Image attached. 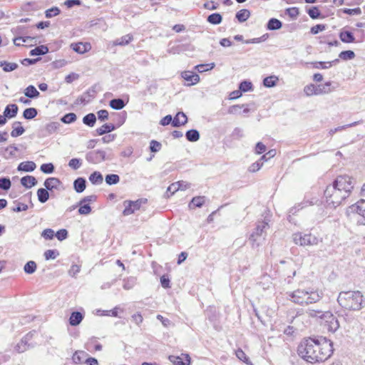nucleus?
I'll list each match as a JSON object with an SVG mask.
<instances>
[{"instance_id":"1","label":"nucleus","mask_w":365,"mask_h":365,"mask_svg":"<svg viewBox=\"0 0 365 365\" xmlns=\"http://www.w3.org/2000/svg\"><path fill=\"white\" fill-rule=\"evenodd\" d=\"M298 354L310 363L322 362L333 353L332 343L325 337L309 338L302 341L297 349Z\"/></svg>"},{"instance_id":"2","label":"nucleus","mask_w":365,"mask_h":365,"mask_svg":"<svg viewBox=\"0 0 365 365\" xmlns=\"http://www.w3.org/2000/svg\"><path fill=\"white\" fill-rule=\"evenodd\" d=\"M323 297L324 292L322 289L312 287H301L287 293L289 300L302 306L317 303Z\"/></svg>"},{"instance_id":"3","label":"nucleus","mask_w":365,"mask_h":365,"mask_svg":"<svg viewBox=\"0 0 365 365\" xmlns=\"http://www.w3.org/2000/svg\"><path fill=\"white\" fill-rule=\"evenodd\" d=\"M351 184H329L324 190L327 202L334 207L339 205L350 194Z\"/></svg>"},{"instance_id":"4","label":"nucleus","mask_w":365,"mask_h":365,"mask_svg":"<svg viewBox=\"0 0 365 365\" xmlns=\"http://www.w3.org/2000/svg\"><path fill=\"white\" fill-rule=\"evenodd\" d=\"M337 301L340 306L349 310H359L363 307L364 296L359 291L341 292Z\"/></svg>"},{"instance_id":"5","label":"nucleus","mask_w":365,"mask_h":365,"mask_svg":"<svg viewBox=\"0 0 365 365\" xmlns=\"http://www.w3.org/2000/svg\"><path fill=\"white\" fill-rule=\"evenodd\" d=\"M269 225L267 222L262 221L257 224L256 228L251 234L249 241L252 247H257L262 245L266 239V230L268 228Z\"/></svg>"},{"instance_id":"6","label":"nucleus","mask_w":365,"mask_h":365,"mask_svg":"<svg viewBox=\"0 0 365 365\" xmlns=\"http://www.w3.org/2000/svg\"><path fill=\"white\" fill-rule=\"evenodd\" d=\"M293 242L302 247H311L317 245L321 240L315 235L311 233H304L301 232H295L292 235Z\"/></svg>"},{"instance_id":"7","label":"nucleus","mask_w":365,"mask_h":365,"mask_svg":"<svg viewBox=\"0 0 365 365\" xmlns=\"http://www.w3.org/2000/svg\"><path fill=\"white\" fill-rule=\"evenodd\" d=\"M319 319L321 320V322L327 327L329 331L334 332L339 327L338 320L332 313L329 311L324 312L323 314H321V315H319Z\"/></svg>"},{"instance_id":"8","label":"nucleus","mask_w":365,"mask_h":365,"mask_svg":"<svg viewBox=\"0 0 365 365\" xmlns=\"http://www.w3.org/2000/svg\"><path fill=\"white\" fill-rule=\"evenodd\" d=\"M147 203L146 198H140L135 201L126 200L124 201V210L123 212L124 215H130L133 214L135 211L140 210L143 205H145Z\"/></svg>"},{"instance_id":"9","label":"nucleus","mask_w":365,"mask_h":365,"mask_svg":"<svg viewBox=\"0 0 365 365\" xmlns=\"http://www.w3.org/2000/svg\"><path fill=\"white\" fill-rule=\"evenodd\" d=\"M349 212L360 217L359 222L365 225V200H361L349 207Z\"/></svg>"},{"instance_id":"10","label":"nucleus","mask_w":365,"mask_h":365,"mask_svg":"<svg viewBox=\"0 0 365 365\" xmlns=\"http://www.w3.org/2000/svg\"><path fill=\"white\" fill-rule=\"evenodd\" d=\"M170 361L173 365H190V358L188 354H181L180 356H170Z\"/></svg>"},{"instance_id":"11","label":"nucleus","mask_w":365,"mask_h":365,"mask_svg":"<svg viewBox=\"0 0 365 365\" xmlns=\"http://www.w3.org/2000/svg\"><path fill=\"white\" fill-rule=\"evenodd\" d=\"M182 77L188 82L187 86H192L200 81V76L190 71H186L182 73Z\"/></svg>"},{"instance_id":"12","label":"nucleus","mask_w":365,"mask_h":365,"mask_svg":"<svg viewBox=\"0 0 365 365\" xmlns=\"http://www.w3.org/2000/svg\"><path fill=\"white\" fill-rule=\"evenodd\" d=\"M332 83L327 81L323 85L317 86V96L322 94H328L333 92L336 87L331 86Z\"/></svg>"},{"instance_id":"13","label":"nucleus","mask_w":365,"mask_h":365,"mask_svg":"<svg viewBox=\"0 0 365 365\" xmlns=\"http://www.w3.org/2000/svg\"><path fill=\"white\" fill-rule=\"evenodd\" d=\"M187 121V118L186 115L182 112H179L173 118L172 125L173 127H179L180 125H185Z\"/></svg>"},{"instance_id":"14","label":"nucleus","mask_w":365,"mask_h":365,"mask_svg":"<svg viewBox=\"0 0 365 365\" xmlns=\"http://www.w3.org/2000/svg\"><path fill=\"white\" fill-rule=\"evenodd\" d=\"M71 47L73 49V51H75L76 52L81 53V54H83V53L87 52L91 48L90 43H83L82 42H79L77 43H73V44H71Z\"/></svg>"},{"instance_id":"15","label":"nucleus","mask_w":365,"mask_h":365,"mask_svg":"<svg viewBox=\"0 0 365 365\" xmlns=\"http://www.w3.org/2000/svg\"><path fill=\"white\" fill-rule=\"evenodd\" d=\"M47 189L41 188L38 190L37 195L38 199L41 202H45L48 199V192L47 190H50L53 187H50L51 184H45Z\"/></svg>"},{"instance_id":"16","label":"nucleus","mask_w":365,"mask_h":365,"mask_svg":"<svg viewBox=\"0 0 365 365\" xmlns=\"http://www.w3.org/2000/svg\"><path fill=\"white\" fill-rule=\"evenodd\" d=\"M18 112V106L16 104L8 105L4 112L5 117L11 118L16 115Z\"/></svg>"},{"instance_id":"17","label":"nucleus","mask_w":365,"mask_h":365,"mask_svg":"<svg viewBox=\"0 0 365 365\" xmlns=\"http://www.w3.org/2000/svg\"><path fill=\"white\" fill-rule=\"evenodd\" d=\"M339 59L336 58L332 61H329V62L316 61V62L312 63V64L313 65V67L315 68L326 69V68L331 67L332 66V64H336V63H339Z\"/></svg>"},{"instance_id":"18","label":"nucleus","mask_w":365,"mask_h":365,"mask_svg":"<svg viewBox=\"0 0 365 365\" xmlns=\"http://www.w3.org/2000/svg\"><path fill=\"white\" fill-rule=\"evenodd\" d=\"M36 168V164L32 161H26L21 163L19 165L18 170L19 171L31 172Z\"/></svg>"},{"instance_id":"19","label":"nucleus","mask_w":365,"mask_h":365,"mask_svg":"<svg viewBox=\"0 0 365 365\" xmlns=\"http://www.w3.org/2000/svg\"><path fill=\"white\" fill-rule=\"evenodd\" d=\"M83 318V317L81 313L78 312H74L70 317L69 323L71 326H77L81 322Z\"/></svg>"},{"instance_id":"20","label":"nucleus","mask_w":365,"mask_h":365,"mask_svg":"<svg viewBox=\"0 0 365 365\" xmlns=\"http://www.w3.org/2000/svg\"><path fill=\"white\" fill-rule=\"evenodd\" d=\"M339 38L344 43H353L355 41L353 34L349 31H341L339 34Z\"/></svg>"},{"instance_id":"21","label":"nucleus","mask_w":365,"mask_h":365,"mask_svg":"<svg viewBox=\"0 0 365 365\" xmlns=\"http://www.w3.org/2000/svg\"><path fill=\"white\" fill-rule=\"evenodd\" d=\"M24 128L21 125L20 122H14L11 135L14 138L21 135L24 133Z\"/></svg>"},{"instance_id":"22","label":"nucleus","mask_w":365,"mask_h":365,"mask_svg":"<svg viewBox=\"0 0 365 365\" xmlns=\"http://www.w3.org/2000/svg\"><path fill=\"white\" fill-rule=\"evenodd\" d=\"M205 202V197L198 196L193 197L191 202L189 204V207L190 209H194L195 207H200Z\"/></svg>"},{"instance_id":"23","label":"nucleus","mask_w":365,"mask_h":365,"mask_svg":"<svg viewBox=\"0 0 365 365\" xmlns=\"http://www.w3.org/2000/svg\"><path fill=\"white\" fill-rule=\"evenodd\" d=\"M183 184H170V186L168 187L166 195L167 197H170L173 195L175 192L179 190H184L186 188V185H184V187H182Z\"/></svg>"},{"instance_id":"24","label":"nucleus","mask_w":365,"mask_h":365,"mask_svg":"<svg viewBox=\"0 0 365 365\" xmlns=\"http://www.w3.org/2000/svg\"><path fill=\"white\" fill-rule=\"evenodd\" d=\"M18 150V148L14 145H11L4 149L3 155L5 158L9 159L12 157H15Z\"/></svg>"},{"instance_id":"25","label":"nucleus","mask_w":365,"mask_h":365,"mask_svg":"<svg viewBox=\"0 0 365 365\" xmlns=\"http://www.w3.org/2000/svg\"><path fill=\"white\" fill-rule=\"evenodd\" d=\"M24 94L26 97L30 98H35L39 96L40 93L36 88L32 86H29L24 91Z\"/></svg>"},{"instance_id":"26","label":"nucleus","mask_w":365,"mask_h":365,"mask_svg":"<svg viewBox=\"0 0 365 365\" xmlns=\"http://www.w3.org/2000/svg\"><path fill=\"white\" fill-rule=\"evenodd\" d=\"M250 16V11L248 9H241L236 14L237 19L242 23L247 21Z\"/></svg>"},{"instance_id":"27","label":"nucleus","mask_w":365,"mask_h":365,"mask_svg":"<svg viewBox=\"0 0 365 365\" xmlns=\"http://www.w3.org/2000/svg\"><path fill=\"white\" fill-rule=\"evenodd\" d=\"M29 347L28 344L27 337L22 339L15 346V349L19 353H23L26 351Z\"/></svg>"},{"instance_id":"28","label":"nucleus","mask_w":365,"mask_h":365,"mask_svg":"<svg viewBox=\"0 0 365 365\" xmlns=\"http://www.w3.org/2000/svg\"><path fill=\"white\" fill-rule=\"evenodd\" d=\"M282 26V23L279 20L274 18L269 19L267 25V28L269 30H278L281 29Z\"/></svg>"},{"instance_id":"29","label":"nucleus","mask_w":365,"mask_h":365,"mask_svg":"<svg viewBox=\"0 0 365 365\" xmlns=\"http://www.w3.org/2000/svg\"><path fill=\"white\" fill-rule=\"evenodd\" d=\"M185 136L187 140L190 142H196L200 139V133L195 129L187 131Z\"/></svg>"},{"instance_id":"30","label":"nucleus","mask_w":365,"mask_h":365,"mask_svg":"<svg viewBox=\"0 0 365 365\" xmlns=\"http://www.w3.org/2000/svg\"><path fill=\"white\" fill-rule=\"evenodd\" d=\"M114 130H115V126L113 124H112V123L107 124L106 123V124L103 125L101 128H97L96 132H97L98 135H102L105 133L111 132Z\"/></svg>"},{"instance_id":"31","label":"nucleus","mask_w":365,"mask_h":365,"mask_svg":"<svg viewBox=\"0 0 365 365\" xmlns=\"http://www.w3.org/2000/svg\"><path fill=\"white\" fill-rule=\"evenodd\" d=\"M110 106L115 110H120L125 106L124 101L121 98H115L110 101Z\"/></svg>"},{"instance_id":"32","label":"nucleus","mask_w":365,"mask_h":365,"mask_svg":"<svg viewBox=\"0 0 365 365\" xmlns=\"http://www.w3.org/2000/svg\"><path fill=\"white\" fill-rule=\"evenodd\" d=\"M48 52V48L46 46H39L36 47L35 48L32 49L30 51L31 56H39V55H43Z\"/></svg>"},{"instance_id":"33","label":"nucleus","mask_w":365,"mask_h":365,"mask_svg":"<svg viewBox=\"0 0 365 365\" xmlns=\"http://www.w3.org/2000/svg\"><path fill=\"white\" fill-rule=\"evenodd\" d=\"M0 66L3 67L5 72H10L14 71L18 68V64L16 63H10L5 61H0Z\"/></svg>"},{"instance_id":"34","label":"nucleus","mask_w":365,"mask_h":365,"mask_svg":"<svg viewBox=\"0 0 365 365\" xmlns=\"http://www.w3.org/2000/svg\"><path fill=\"white\" fill-rule=\"evenodd\" d=\"M60 127V123L58 122H51L45 127V130L47 134L51 135L56 133Z\"/></svg>"},{"instance_id":"35","label":"nucleus","mask_w":365,"mask_h":365,"mask_svg":"<svg viewBox=\"0 0 365 365\" xmlns=\"http://www.w3.org/2000/svg\"><path fill=\"white\" fill-rule=\"evenodd\" d=\"M277 81H278V78L277 76H270L266 77L263 80V85L265 87L272 88V87H274L276 86Z\"/></svg>"},{"instance_id":"36","label":"nucleus","mask_w":365,"mask_h":365,"mask_svg":"<svg viewBox=\"0 0 365 365\" xmlns=\"http://www.w3.org/2000/svg\"><path fill=\"white\" fill-rule=\"evenodd\" d=\"M72 359L76 364H81L83 361L86 362V354L84 351H76L73 355Z\"/></svg>"},{"instance_id":"37","label":"nucleus","mask_w":365,"mask_h":365,"mask_svg":"<svg viewBox=\"0 0 365 365\" xmlns=\"http://www.w3.org/2000/svg\"><path fill=\"white\" fill-rule=\"evenodd\" d=\"M133 40V36L130 34L125 35L115 40L114 44L117 46H125L128 44Z\"/></svg>"},{"instance_id":"38","label":"nucleus","mask_w":365,"mask_h":365,"mask_svg":"<svg viewBox=\"0 0 365 365\" xmlns=\"http://www.w3.org/2000/svg\"><path fill=\"white\" fill-rule=\"evenodd\" d=\"M96 121V117L93 113H88L83 118V122L86 125L93 127Z\"/></svg>"},{"instance_id":"39","label":"nucleus","mask_w":365,"mask_h":365,"mask_svg":"<svg viewBox=\"0 0 365 365\" xmlns=\"http://www.w3.org/2000/svg\"><path fill=\"white\" fill-rule=\"evenodd\" d=\"M37 110L34 108H29L24 110L23 116L24 118L30 120L34 118L37 115Z\"/></svg>"},{"instance_id":"40","label":"nucleus","mask_w":365,"mask_h":365,"mask_svg":"<svg viewBox=\"0 0 365 365\" xmlns=\"http://www.w3.org/2000/svg\"><path fill=\"white\" fill-rule=\"evenodd\" d=\"M235 354L237 359H240V361L249 365L252 364L249 357L241 349H238L237 350H236Z\"/></svg>"},{"instance_id":"41","label":"nucleus","mask_w":365,"mask_h":365,"mask_svg":"<svg viewBox=\"0 0 365 365\" xmlns=\"http://www.w3.org/2000/svg\"><path fill=\"white\" fill-rule=\"evenodd\" d=\"M222 20V16L218 13L212 14L207 17V21L212 24H219Z\"/></svg>"},{"instance_id":"42","label":"nucleus","mask_w":365,"mask_h":365,"mask_svg":"<svg viewBox=\"0 0 365 365\" xmlns=\"http://www.w3.org/2000/svg\"><path fill=\"white\" fill-rule=\"evenodd\" d=\"M355 56L356 55L354 52L350 50L341 51L339 54V57L344 61L352 60L355 58Z\"/></svg>"},{"instance_id":"43","label":"nucleus","mask_w":365,"mask_h":365,"mask_svg":"<svg viewBox=\"0 0 365 365\" xmlns=\"http://www.w3.org/2000/svg\"><path fill=\"white\" fill-rule=\"evenodd\" d=\"M76 115L73 113H69L63 115L61 120L66 124L73 123L76 120Z\"/></svg>"},{"instance_id":"44","label":"nucleus","mask_w":365,"mask_h":365,"mask_svg":"<svg viewBox=\"0 0 365 365\" xmlns=\"http://www.w3.org/2000/svg\"><path fill=\"white\" fill-rule=\"evenodd\" d=\"M36 269V264L34 261L28 262L24 267V270L27 274H33Z\"/></svg>"},{"instance_id":"45","label":"nucleus","mask_w":365,"mask_h":365,"mask_svg":"<svg viewBox=\"0 0 365 365\" xmlns=\"http://www.w3.org/2000/svg\"><path fill=\"white\" fill-rule=\"evenodd\" d=\"M304 92L307 96H317V86L314 84H309L304 88Z\"/></svg>"},{"instance_id":"46","label":"nucleus","mask_w":365,"mask_h":365,"mask_svg":"<svg viewBox=\"0 0 365 365\" xmlns=\"http://www.w3.org/2000/svg\"><path fill=\"white\" fill-rule=\"evenodd\" d=\"M103 175L98 171L94 172L89 177V180L91 182H103Z\"/></svg>"},{"instance_id":"47","label":"nucleus","mask_w":365,"mask_h":365,"mask_svg":"<svg viewBox=\"0 0 365 365\" xmlns=\"http://www.w3.org/2000/svg\"><path fill=\"white\" fill-rule=\"evenodd\" d=\"M239 88L243 92H247L252 89V84L250 81H244L240 83Z\"/></svg>"},{"instance_id":"48","label":"nucleus","mask_w":365,"mask_h":365,"mask_svg":"<svg viewBox=\"0 0 365 365\" xmlns=\"http://www.w3.org/2000/svg\"><path fill=\"white\" fill-rule=\"evenodd\" d=\"M359 124V122L358 121H356V122H354L352 123H350V124H347V125H343V126H339L337 128H335L334 129H331L330 131H329V133L331 135H333L334 133H335L337 131H340V130H342L346 128H349V127H353V126H355L356 125Z\"/></svg>"},{"instance_id":"49","label":"nucleus","mask_w":365,"mask_h":365,"mask_svg":"<svg viewBox=\"0 0 365 365\" xmlns=\"http://www.w3.org/2000/svg\"><path fill=\"white\" fill-rule=\"evenodd\" d=\"M308 14L312 19H316L320 16L321 13L317 7L314 6L309 9Z\"/></svg>"},{"instance_id":"50","label":"nucleus","mask_w":365,"mask_h":365,"mask_svg":"<svg viewBox=\"0 0 365 365\" xmlns=\"http://www.w3.org/2000/svg\"><path fill=\"white\" fill-rule=\"evenodd\" d=\"M60 10L58 7H52L51 9H47L46 11V17L51 18L59 14Z\"/></svg>"},{"instance_id":"51","label":"nucleus","mask_w":365,"mask_h":365,"mask_svg":"<svg viewBox=\"0 0 365 365\" xmlns=\"http://www.w3.org/2000/svg\"><path fill=\"white\" fill-rule=\"evenodd\" d=\"M215 66V63H211V64H200V65H197L195 66V68L197 70L198 72H204L205 71H208V70H210L212 68H213Z\"/></svg>"},{"instance_id":"52","label":"nucleus","mask_w":365,"mask_h":365,"mask_svg":"<svg viewBox=\"0 0 365 365\" xmlns=\"http://www.w3.org/2000/svg\"><path fill=\"white\" fill-rule=\"evenodd\" d=\"M58 255V252L52 250H48L44 252V257L47 260L50 259H54Z\"/></svg>"},{"instance_id":"53","label":"nucleus","mask_w":365,"mask_h":365,"mask_svg":"<svg viewBox=\"0 0 365 365\" xmlns=\"http://www.w3.org/2000/svg\"><path fill=\"white\" fill-rule=\"evenodd\" d=\"M68 165L74 170H77L81 165V160L78 158H72L68 163Z\"/></svg>"},{"instance_id":"54","label":"nucleus","mask_w":365,"mask_h":365,"mask_svg":"<svg viewBox=\"0 0 365 365\" xmlns=\"http://www.w3.org/2000/svg\"><path fill=\"white\" fill-rule=\"evenodd\" d=\"M161 143L155 140L150 141V149L152 152L155 153L159 151L161 148Z\"/></svg>"},{"instance_id":"55","label":"nucleus","mask_w":365,"mask_h":365,"mask_svg":"<svg viewBox=\"0 0 365 365\" xmlns=\"http://www.w3.org/2000/svg\"><path fill=\"white\" fill-rule=\"evenodd\" d=\"M54 167L52 163H45L41 166V170L44 173H51Z\"/></svg>"},{"instance_id":"56","label":"nucleus","mask_w":365,"mask_h":365,"mask_svg":"<svg viewBox=\"0 0 365 365\" xmlns=\"http://www.w3.org/2000/svg\"><path fill=\"white\" fill-rule=\"evenodd\" d=\"M29 208L28 205L25 203L18 202H16V205L13 208L14 212H19L21 211H26Z\"/></svg>"},{"instance_id":"57","label":"nucleus","mask_w":365,"mask_h":365,"mask_svg":"<svg viewBox=\"0 0 365 365\" xmlns=\"http://www.w3.org/2000/svg\"><path fill=\"white\" fill-rule=\"evenodd\" d=\"M54 235V231L51 229H46L41 233V236L46 240H52Z\"/></svg>"},{"instance_id":"58","label":"nucleus","mask_w":365,"mask_h":365,"mask_svg":"<svg viewBox=\"0 0 365 365\" xmlns=\"http://www.w3.org/2000/svg\"><path fill=\"white\" fill-rule=\"evenodd\" d=\"M263 165V162H260V160H258L254 163H252L250 167H249V171L250 172H252V173H255L257 170H259L261 167Z\"/></svg>"},{"instance_id":"59","label":"nucleus","mask_w":365,"mask_h":365,"mask_svg":"<svg viewBox=\"0 0 365 365\" xmlns=\"http://www.w3.org/2000/svg\"><path fill=\"white\" fill-rule=\"evenodd\" d=\"M343 11L349 15H359L361 14V10L359 7L355 9H344Z\"/></svg>"},{"instance_id":"60","label":"nucleus","mask_w":365,"mask_h":365,"mask_svg":"<svg viewBox=\"0 0 365 365\" xmlns=\"http://www.w3.org/2000/svg\"><path fill=\"white\" fill-rule=\"evenodd\" d=\"M286 13L292 19H295L299 15V9L296 7L289 8L286 10Z\"/></svg>"},{"instance_id":"61","label":"nucleus","mask_w":365,"mask_h":365,"mask_svg":"<svg viewBox=\"0 0 365 365\" xmlns=\"http://www.w3.org/2000/svg\"><path fill=\"white\" fill-rule=\"evenodd\" d=\"M55 236L57 237L58 240L62 241L67 238L68 232L66 230L62 229L58 231Z\"/></svg>"},{"instance_id":"62","label":"nucleus","mask_w":365,"mask_h":365,"mask_svg":"<svg viewBox=\"0 0 365 365\" xmlns=\"http://www.w3.org/2000/svg\"><path fill=\"white\" fill-rule=\"evenodd\" d=\"M80 270H81V267L79 265L73 264L68 271V274L70 276H71L73 277H76V274L78 273H79Z\"/></svg>"},{"instance_id":"63","label":"nucleus","mask_w":365,"mask_h":365,"mask_svg":"<svg viewBox=\"0 0 365 365\" xmlns=\"http://www.w3.org/2000/svg\"><path fill=\"white\" fill-rule=\"evenodd\" d=\"M243 106H244V105H242V106H240V105L232 106L229 107V108H228V113L238 114V113H240V111Z\"/></svg>"},{"instance_id":"64","label":"nucleus","mask_w":365,"mask_h":365,"mask_svg":"<svg viewBox=\"0 0 365 365\" xmlns=\"http://www.w3.org/2000/svg\"><path fill=\"white\" fill-rule=\"evenodd\" d=\"M324 312L321 311V310H317V309H308L307 312V314L309 317H316V318H319V315H321V314H323Z\"/></svg>"}]
</instances>
